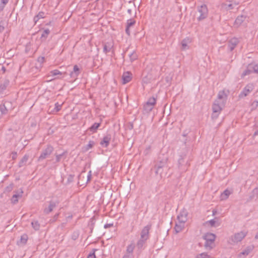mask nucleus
<instances>
[{"label": "nucleus", "mask_w": 258, "mask_h": 258, "mask_svg": "<svg viewBox=\"0 0 258 258\" xmlns=\"http://www.w3.org/2000/svg\"><path fill=\"white\" fill-rule=\"evenodd\" d=\"M204 239L206 240L205 246L206 247L210 248H212V244L215 240V235L212 233H207L204 236Z\"/></svg>", "instance_id": "f257e3e1"}, {"label": "nucleus", "mask_w": 258, "mask_h": 258, "mask_svg": "<svg viewBox=\"0 0 258 258\" xmlns=\"http://www.w3.org/2000/svg\"><path fill=\"white\" fill-rule=\"evenodd\" d=\"M208 8L206 5L201 6L199 9L200 15L198 17V20H202L206 18L208 15Z\"/></svg>", "instance_id": "f03ea898"}, {"label": "nucleus", "mask_w": 258, "mask_h": 258, "mask_svg": "<svg viewBox=\"0 0 258 258\" xmlns=\"http://www.w3.org/2000/svg\"><path fill=\"white\" fill-rule=\"evenodd\" d=\"M252 72L258 73V64H250L248 66L247 70L243 73V76L249 75Z\"/></svg>", "instance_id": "7ed1b4c3"}, {"label": "nucleus", "mask_w": 258, "mask_h": 258, "mask_svg": "<svg viewBox=\"0 0 258 258\" xmlns=\"http://www.w3.org/2000/svg\"><path fill=\"white\" fill-rule=\"evenodd\" d=\"M224 106V103L221 101H216L213 106V111L214 113H217L218 115L220 113Z\"/></svg>", "instance_id": "20e7f679"}, {"label": "nucleus", "mask_w": 258, "mask_h": 258, "mask_svg": "<svg viewBox=\"0 0 258 258\" xmlns=\"http://www.w3.org/2000/svg\"><path fill=\"white\" fill-rule=\"evenodd\" d=\"M156 102V101L155 98L152 97L149 98L144 106L145 109L147 111H151L155 105Z\"/></svg>", "instance_id": "39448f33"}, {"label": "nucleus", "mask_w": 258, "mask_h": 258, "mask_svg": "<svg viewBox=\"0 0 258 258\" xmlns=\"http://www.w3.org/2000/svg\"><path fill=\"white\" fill-rule=\"evenodd\" d=\"M132 79V74L130 72H124L122 76V83L125 84L130 82Z\"/></svg>", "instance_id": "423d86ee"}, {"label": "nucleus", "mask_w": 258, "mask_h": 258, "mask_svg": "<svg viewBox=\"0 0 258 258\" xmlns=\"http://www.w3.org/2000/svg\"><path fill=\"white\" fill-rule=\"evenodd\" d=\"M178 222L185 223L187 220V213L184 210L181 211L178 216Z\"/></svg>", "instance_id": "0eeeda50"}, {"label": "nucleus", "mask_w": 258, "mask_h": 258, "mask_svg": "<svg viewBox=\"0 0 258 258\" xmlns=\"http://www.w3.org/2000/svg\"><path fill=\"white\" fill-rule=\"evenodd\" d=\"M135 23L136 21L134 19H130L127 21L125 31L128 35H130V28L134 26Z\"/></svg>", "instance_id": "6e6552de"}, {"label": "nucleus", "mask_w": 258, "mask_h": 258, "mask_svg": "<svg viewBox=\"0 0 258 258\" xmlns=\"http://www.w3.org/2000/svg\"><path fill=\"white\" fill-rule=\"evenodd\" d=\"M191 42V40L189 38L183 39L181 42V48L182 50H185L188 48V45Z\"/></svg>", "instance_id": "1a4fd4ad"}, {"label": "nucleus", "mask_w": 258, "mask_h": 258, "mask_svg": "<svg viewBox=\"0 0 258 258\" xmlns=\"http://www.w3.org/2000/svg\"><path fill=\"white\" fill-rule=\"evenodd\" d=\"M218 225H219L218 222L214 220H212L206 222L205 223V226L207 227L217 226Z\"/></svg>", "instance_id": "9d476101"}, {"label": "nucleus", "mask_w": 258, "mask_h": 258, "mask_svg": "<svg viewBox=\"0 0 258 258\" xmlns=\"http://www.w3.org/2000/svg\"><path fill=\"white\" fill-rule=\"evenodd\" d=\"M110 140V138L109 137H105L101 142L100 144L103 147H106L109 145Z\"/></svg>", "instance_id": "9b49d317"}, {"label": "nucleus", "mask_w": 258, "mask_h": 258, "mask_svg": "<svg viewBox=\"0 0 258 258\" xmlns=\"http://www.w3.org/2000/svg\"><path fill=\"white\" fill-rule=\"evenodd\" d=\"M231 192L229 190L226 189L221 194V199L222 200H224L227 199L228 198V197L229 196V195L231 194Z\"/></svg>", "instance_id": "f8f14e48"}, {"label": "nucleus", "mask_w": 258, "mask_h": 258, "mask_svg": "<svg viewBox=\"0 0 258 258\" xmlns=\"http://www.w3.org/2000/svg\"><path fill=\"white\" fill-rule=\"evenodd\" d=\"M184 223L181 224L180 222L178 221L175 227V230L177 233L180 232L184 228Z\"/></svg>", "instance_id": "ddd939ff"}, {"label": "nucleus", "mask_w": 258, "mask_h": 258, "mask_svg": "<svg viewBox=\"0 0 258 258\" xmlns=\"http://www.w3.org/2000/svg\"><path fill=\"white\" fill-rule=\"evenodd\" d=\"M251 91V89L250 88V87H245L244 90L242 91V92L240 94V96L241 97H243L246 96L250 91Z\"/></svg>", "instance_id": "4468645a"}, {"label": "nucleus", "mask_w": 258, "mask_h": 258, "mask_svg": "<svg viewBox=\"0 0 258 258\" xmlns=\"http://www.w3.org/2000/svg\"><path fill=\"white\" fill-rule=\"evenodd\" d=\"M244 236L245 235L243 233H238L234 236V241L236 242L240 241L243 238Z\"/></svg>", "instance_id": "2eb2a0df"}, {"label": "nucleus", "mask_w": 258, "mask_h": 258, "mask_svg": "<svg viewBox=\"0 0 258 258\" xmlns=\"http://www.w3.org/2000/svg\"><path fill=\"white\" fill-rule=\"evenodd\" d=\"M94 145V142L93 141H89L88 144L84 147V151H88V150L91 149V148H93Z\"/></svg>", "instance_id": "dca6fc26"}, {"label": "nucleus", "mask_w": 258, "mask_h": 258, "mask_svg": "<svg viewBox=\"0 0 258 258\" xmlns=\"http://www.w3.org/2000/svg\"><path fill=\"white\" fill-rule=\"evenodd\" d=\"M100 124L99 123H95L89 128V130L93 132H95L100 126Z\"/></svg>", "instance_id": "f3484780"}, {"label": "nucleus", "mask_w": 258, "mask_h": 258, "mask_svg": "<svg viewBox=\"0 0 258 258\" xmlns=\"http://www.w3.org/2000/svg\"><path fill=\"white\" fill-rule=\"evenodd\" d=\"M52 76L61 75L63 74L62 73L57 70H55L50 72Z\"/></svg>", "instance_id": "a211bd4d"}, {"label": "nucleus", "mask_w": 258, "mask_h": 258, "mask_svg": "<svg viewBox=\"0 0 258 258\" xmlns=\"http://www.w3.org/2000/svg\"><path fill=\"white\" fill-rule=\"evenodd\" d=\"M28 240V236L26 234L23 235L21 237V242L23 243H25Z\"/></svg>", "instance_id": "6ab92c4d"}, {"label": "nucleus", "mask_w": 258, "mask_h": 258, "mask_svg": "<svg viewBox=\"0 0 258 258\" xmlns=\"http://www.w3.org/2000/svg\"><path fill=\"white\" fill-rule=\"evenodd\" d=\"M196 258H209V256L205 253H202L197 255Z\"/></svg>", "instance_id": "aec40b11"}, {"label": "nucleus", "mask_w": 258, "mask_h": 258, "mask_svg": "<svg viewBox=\"0 0 258 258\" xmlns=\"http://www.w3.org/2000/svg\"><path fill=\"white\" fill-rule=\"evenodd\" d=\"M148 233V229L147 228H145L142 231V237L143 238H146Z\"/></svg>", "instance_id": "412c9836"}, {"label": "nucleus", "mask_w": 258, "mask_h": 258, "mask_svg": "<svg viewBox=\"0 0 258 258\" xmlns=\"http://www.w3.org/2000/svg\"><path fill=\"white\" fill-rule=\"evenodd\" d=\"M226 97V94L224 91L220 92L218 94V98L221 99Z\"/></svg>", "instance_id": "4be33fe9"}, {"label": "nucleus", "mask_w": 258, "mask_h": 258, "mask_svg": "<svg viewBox=\"0 0 258 258\" xmlns=\"http://www.w3.org/2000/svg\"><path fill=\"white\" fill-rule=\"evenodd\" d=\"M73 70H74V72L75 73H77V74L78 75V73H79L80 69H79V67L77 65H75L74 67Z\"/></svg>", "instance_id": "5701e85b"}, {"label": "nucleus", "mask_w": 258, "mask_h": 258, "mask_svg": "<svg viewBox=\"0 0 258 258\" xmlns=\"http://www.w3.org/2000/svg\"><path fill=\"white\" fill-rule=\"evenodd\" d=\"M95 250H94L93 253H90L88 255L87 258H96V255H95Z\"/></svg>", "instance_id": "b1692460"}, {"label": "nucleus", "mask_w": 258, "mask_h": 258, "mask_svg": "<svg viewBox=\"0 0 258 258\" xmlns=\"http://www.w3.org/2000/svg\"><path fill=\"white\" fill-rule=\"evenodd\" d=\"M48 155L47 153H42L39 157V160H41V159H44L46 156L47 155Z\"/></svg>", "instance_id": "393cba45"}, {"label": "nucleus", "mask_w": 258, "mask_h": 258, "mask_svg": "<svg viewBox=\"0 0 258 258\" xmlns=\"http://www.w3.org/2000/svg\"><path fill=\"white\" fill-rule=\"evenodd\" d=\"M18 196L17 195H14L13 196L12 199V201L13 203H16L17 201H18Z\"/></svg>", "instance_id": "a878e982"}, {"label": "nucleus", "mask_w": 258, "mask_h": 258, "mask_svg": "<svg viewBox=\"0 0 258 258\" xmlns=\"http://www.w3.org/2000/svg\"><path fill=\"white\" fill-rule=\"evenodd\" d=\"M32 224L35 229H37L38 228L39 225L37 222H32Z\"/></svg>", "instance_id": "bb28decb"}, {"label": "nucleus", "mask_w": 258, "mask_h": 258, "mask_svg": "<svg viewBox=\"0 0 258 258\" xmlns=\"http://www.w3.org/2000/svg\"><path fill=\"white\" fill-rule=\"evenodd\" d=\"M134 249V247L132 245H130L127 247V250L129 252H132Z\"/></svg>", "instance_id": "cd10ccee"}, {"label": "nucleus", "mask_w": 258, "mask_h": 258, "mask_svg": "<svg viewBox=\"0 0 258 258\" xmlns=\"http://www.w3.org/2000/svg\"><path fill=\"white\" fill-rule=\"evenodd\" d=\"M54 205L53 204H50V206H49V210L47 211V212L51 211Z\"/></svg>", "instance_id": "c85d7f7f"}, {"label": "nucleus", "mask_w": 258, "mask_h": 258, "mask_svg": "<svg viewBox=\"0 0 258 258\" xmlns=\"http://www.w3.org/2000/svg\"><path fill=\"white\" fill-rule=\"evenodd\" d=\"M49 33V30L47 29V30H45L44 31V34H42V36H44V35H47L48 34V33Z\"/></svg>", "instance_id": "c756f323"}, {"label": "nucleus", "mask_w": 258, "mask_h": 258, "mask_svg": "<svg viewBox=\"0 0 258 258\" xmlns=\"http://www.w3.org/2000/svg\"><path fill=\"white\" fill-rule=\"evenodd\" d=\"M8 1H9V0H1L2 3L4 5H6V4H7Z\"/></svg>", "instance_id": "7c9ffc66"}, {"label": "nucleus", "mask_w": 258, "mask_h": 258, "mask_svg": "<svg viewBox=\"0 0 258 258\" xmlns=\"http://www.w3.org/2000/svg\"><path fill=\"white\" fill-rule=\"evenodd\" d=\"M60 107H60V106H59V107L57 108V111H59V110H60Z\"/></svg>", "instance_id": "2f4dec72"}]
</instances>
